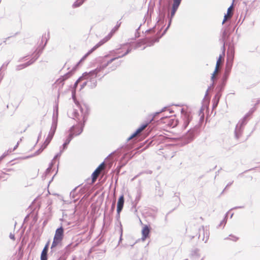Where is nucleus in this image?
<instances>
[{
  "instance_id": "nucleus-1",
  "label": "nucleus",
  "mask_w": 260,
  "mask_h": 260,
  "mask_svg": "<svg viewBox=\"0 0 260 260\" xmlns=\"http://www.w3.org/2000/svg\"><path fill=\"white\" fill-rule=\"evenodd\" d=\"M80 110H81L82 115H83V122L81 123L79 121V123L81 124V128L78 129V132H75L74 129L76 127L75 125H73L70 127V128L69 130V132H70L69 135H68L65 142L62 145V149L64 150L67 148V146L68 144L70 143L71 141L73 139V137L74 136H77L80 135L83 132V128L85 125V123L86 121L87 120V117L89 113V107L85 104H84L83 105L80 106Z\"/></svg>"
},
{
  "instance_id": "nucleus-2",
  "label": "nucleus",
  "mask_w": 260,
  "mask_h": 260,
  "mask_svg": "<svg viewBox=\"0 0 260 260\" xmlns=\"http://www.w3.org/2000/svg\"><path fill=\"white\" fill-rule=\"evenodd\" d=\"M108 62H104L103 60L101 62L99 66L96 69L89 72H85L82 74L83 80L87 81V86L92 89L97 85V80L96 78L102 75L101 72H103L104 69L108 66Z\"/></svg>"
},
{
  "instance_id": "nucleus-3",
  "label": "nucleus",
  "mask_w": 260,
  "mask_h": 260,
  "mask_svg": "<svg viewBox=\"0 0 260 260\" xmlns=\"http://www.w3.org/2000/svg\"><path fill=\"white\" fill-rule=\"evenodd\" d=\"M254 110L251 109L237 124L235 129V137L236 139H239L242 135L244 126L246 124L249 117L252 115Z\"/></svg>"
},
{
  "instance_id": "nucleus-4",
  "label": "nucleus",
  "mask_w": 260,
  "mask_h": 260,
  "mask_svg": "<svg viewBox=\"0 0 260 260\" xmlns=\"http://www.w3.org/2000/svg\"><path fill=\"white\" fill-rule=\"evenodd\" d=\"M161 37H162V36L161 35L160 36L156 37L153 39H151L149 38H146L144 39L140 40L139 42H138L135 44L132 43L133 44V49H137L140 48L142 46V45H144V44H147V46H151L153 45V44L155 42H158L159 39Z\"/></svg>"
},
{
  "instance_id": "nucleus-5",
  "label": "nucleus",
  "mask_w": 260,
  "mask_h": 260,
  "mask_svg": "<svg viewBox=\"0 0 260 260\" xmlns=\"http://www.w3.org/2000/svg\"><path fill=\"white\" fill-rule=\"evenodd\" d=\"M198 128L194 127L190 128L187 132L182 137V142L184 145L187 144L191 142L194 138L195 134L197 133Z\"/></svg>"
},
{
  "instance_id": "nucleus-6",
  "label": "nucleus",
  "mask_w": 260,
  "mask_h": 260,
  "mask_svg": "<svg viewBox=\"0 0 260 260\" xmlns=\"http://www.w3.org/2000/svg\"><path fill=\"white\" fill-rule=\"evenodd\" d=\"M80 112H81L80 111ZM81 115L80 116L79 113L78 112L77 110L74 109L71 113L70 114L69 116L76 120L78 123L77 124L74 125L76 127L74 129L75 132H78V129L81 128V124L79 123V121L81 123L83 122V115L82 112H81Z\"/></svg>"
},
{
  "instance_id": "nucleus-7",
  "label": "nucleus",
  "mask_w": 260,
  "mask_h": 260,
  "mask_svg": "<svg viewBox=\"0 0 260 260\" xmlns=\"http://www.w3.org/2000/svg\"><path fill=\"white\" fill-rule=\"evenodd\" d=\"M232 32V30H231V27L229 25L225 26L222 29V37L221 41L223 44L222 48H223V54L225 55V46L226 44V42L227 40L229 39L231 34Z\"/></svg>"
},
{
  "instance_id": "nucleus-8",
  "label": "nucleus",
  "mask_w": 260,
  "mask_h": 260,
  "mask_svg": "<svg viewBox=\"0 0 260 260\" xmlns=\"http://www.w3.org/2000/svg\"><path fill=\"white\" fill-rule=\"evenodd\" d=\"M121 63V60L116 61V60L113 62H110L109 65H108L104 69V71L101 72L102 74V77L101 79L103 78L105 75L110 72L115 71L119 66H120Z\"/></svg>"
},
{
  "instance_id": "nucleus-9",
  "label": "nucleus",
  "mask_w": 260,
  "mask_h": 260,
  "mask_svg": "<svg viewBox=\"0 0 260 260\" xmlns=\"http://www.w3.org/2000/svg\"><path fill=\"white\" fill-rule=\"evenodd\" d=\"M222 50L223 51V48H222ZM224 56V55H223V52H222V54H220V55L218 57V59H217V60L216 61L215 69L213 73L212 74V76H211V80L213 82H212V84H211V85L210 87H209L207 89V90L206 91V94H205V96L208 95L209 89L210 88H211V87L213 88V86H214V80L216 79L215 74H216V73H217V72L218 71V66H219V64L220 63L221 59L223 57V56Z\"/></svg>"
},
{
  "instance_id": "nucleus-10",
  "label": "nucleus",
  "mask_w": 260,
  "mask_h": 260,
  "mask_svg": "<svg viewBox=\"0 0 260 260\" xmlns=\"http://www.w3.org/2000/svg\"><path fill=\"white\" fill-rule=\"evenodd\" d=\"M235 54V48L233 44H230L229 45L228 49L227 50V61L226 64L229 65L230 63H232L233 65V61L234 58Z\"/></svg>"
},
{
  "instance_id": "nucleus-11",
  "label": "nucleus",
  "mask_w": 260,
  "mask_h": 260,
  "mask_svg": "<svg viewBox=\"0 0 260 260\" xmlns=\"http://www.w3.org/2000/svg\"><path fill=\"white\" fill-rule=\"evenodd\" d=\"M41 53V52L39 51L37 53H36L34 55V56L29 61H27L26 63L17 66L16 67V70L19 71L32 64L38 58Z\"/></svg>"
},
{
  "instance_id": "nucleus-12",
  "label": "nucleus",
  "mask_w": 260,
  "mask_h": 260,
  "mask_svg": "<svg viewBox=\"0 0 260 260\" xmlns=\"http://www.w3.org/2000/svg\"><path fill=\"white\" fill-rule=\"evenodd\" d=\"M109 37L106 38L105 40H101L98 44H96L94 47H93L90 50H89L87 53H86L84 56L80 60V62L84 60L85 58H86L89 54L92 53L94 50H95L99 47L105 44L107 42V40Z\"/></svg>"
},
{
  "instance_id": "nucleus-13",
  "label": "nucleus",
  "mask_w": 260,
  "mask_h": 260,
  "mask_svg": "<svg viewBox=\"0 0 260 260\" xmlns=\"http://www.w3.org/2000/svg\"><path fill=\"white\" fill-rule=\"evenodd\" d=\"M109 37L106 38L105 40H101L98 44H96L94 47H93L90 50H89L87 53H86L84 56L80 60V62L84 60L85 58H86L89 54L92 53L94 50H95L99 47L105 44L107 42V40Z\"/></svg>"
},
{
  "instance_id": "nucleus-14",
  "label": "nucleus",
  "mask_w": 260,
  "mask_h": 260,
  "mask_svg": "<svg viewBox=\"0 0 260 260\" xmlns=\"http://www.w3.org/2000/svg\"><path fill=\"white\" fill-rule=\"evenodd\" d=\"M229 65L226 64V68L225 70V72L224 73V75L222 78V82L220 84V85H222L223 86H225L226 81L228 80V79L229 78L230 73L231 72V70L232 67V63L231 62L230 64H229Z\"/></svg>"
},
{
  "instance_id": "nucleus-15",
  "label": "nucleus",
  "mask_w": 260,
  "mask_h": 260,
  "mask_svg": "<svg viewBox=\"0 0 260 260\" xmlns=\"http://www.w3.org/2000/svg\"><path fill=\"white\" fill-rule=\"evenodd\" d=\"M199 238L201 237L202 235H203L202 240L204 241L205 243H207L209 237V231L207 229L205 230L204 226H202L199 229Z\"/></svg>"
},
{
  "instance_id": "nucleus-16",
  "label": "nucleus",
  "mask_w": 260,
  "mask_h": 260,
  "mask_svg": "<svg viewBox=\"0 0 260 260\" xmlns=\"http://www.w3.org/2000/svg\"><path fill=\"white\" fill-rule=\"evenodd\" d=\"M58 107H56V113H54L52 116V125L50 128V131L54 133H55L57 125V120H58Z\"/></svg>"
},
{
  "instance_id": "nucleus-17",
  "label": "nucleus",
  "mask_w": 260,
  "mask_h": 260,
  "mask_svg": "<svg viewBox=\"0 0 260 260\" xmlns=\"http://www.w3.org/2000/svg\"><path fill=\"white\" fill-rule=\"evenodd\" d=\"M64 236V229L62 226L57 228L55 233L54 238L59 239L60 240H63Z\"/></svg>"
},
{
  "instance_id": "nucleus-18",
  "label": "nucleus",
  "mask_w": 260,
  "mask_h": 260,
  "mask_svg": "<svg viewBox=\"0 0 260 260\" xmlns=\"http://www.w3.org/2000/svg\"><path fill=\"white\" fill-rule=\"evenodd\" d=\"M129 53H128V51H126V52L124 53H123L121 55H119L117 56H115L114 57H113L109 60H107L106 59L109 57V55H105L102 59V60L104 61V62H108V65H109V64L111 62H113L114 61L117 60V59L119 58H121V57H122L125 55H126L127 54H128Z\"/></svg>"
},
{
  "instance_id": "nucleus-19",
  "label": "nucleus",
  "mask_w": 260,
  "mask_h": 260,
  "mask_svg": "<svg viewBox=\"0 0 260 260\" xmlns=\"http://www.w3.org/2000/svg\"><path fill=\"white\" fill-rule=\"evenodd\" d=\"M104 165V162H103L102 164L100 165V166L95 170V171L92 174V182H94L100 174L101 169L103 168Z\"/></svg>"
},
{
  "instance_id": "nucleus-20",
  "label": "nucleus",
  "mask_w": 260,
  "mask_h": 260,
  "mask_svg": "<svg viewBox=\"0 0 260 260\" xmlns=\"http://www.w3.org/2000/svg\"><path fill=\"white\" fill-rule=\"evenodd\" d=\"M148 123H145L142 124L139 128H138L135 132H134L132 135H131L127 139V141H128L132 139L133 138L136 137L138 134H140L142 132L148 125Z\"/></svg>"
},
{
  "instance_id": "nucleus-21",
  "label": "nucleus",
  "mask_w": 260,
  "mask_h": 260,
  "mask_svg": "<svg viewBox=\"0 0 260 260\" xmlns=\"http://www.w3.org/2000/svg\"><path fill=\"white\" fill-rule=\"evenodd\" d=\"M49 245V241L45 245L41 254V260H47L48 259V251Z\"/></svg>"
},
{
  "instance_id": "nucleus-22",
  "label": "nucleus",
  "mask_w": 260,
  "mask_h": 260,
  "mask_svg": "<svg viewBox=\"0 0 260 260\" xmlns=\"http://www.w3.org/2000/svg\"><path fill=\"white\" fill-rule=\"evenodd\" d=\"M124 203V196L122 194L120 196L118 200L117 205V211L121 212L122 211Z\"/></svg>"
},
{
  "instance_id": "nucleus-23",
  "label": "nucleus",
  "mask_w": 260,
  "mask_h": 260,
  "mask_svg": "<svg viewBox=\"0 0 260 260\" xmlns=\"http://www.w3.org/2000/svg\"><path fill=\"white\" fill-rule=\"evenodd\" d=\"M62 240L53 238V240L50 248V253L53 254L56 251V247L61 244Z\"/></svg>"
},
{
  "instance_id": "nucleus-24",
  "label": "nucleus",
  "mask_w": 260,
  "mask_h": 260,
  "mask_svg": "<svg viewBox=\"0 0 260 260\" xmlns=\"http://www.w3.org/2000/svg\"><path fill=\"white\" fill-rule=\"evenodd\" d=\"M177 10V9H175V8L172 7L171 15H170V16H169V21L168 25L167 27L164 30V32H162V34L161 35L162 36H164L166 33L167 30L169 29V27L170 26L171 22H172V19L174 17Z\"/></svg>"
},
{
  "instance_id": "nucleus-25",
  "label": "nucleus",
  "mask_w": 260,
  "mask_h": 260,
  "mask_svg": "<svg viewBox=\"0 0 260 260\" xmlns=\"http://www.w3.org/2000/svg\"><path fill=\"white\" fill-rule=\"evenodd\" d=\"M77 245V244L73 245L72 244L68 245L63 249V252L64 255H68L72 251H73L74 248Z\"/></svg>"
},
{
  "instance_id": "nucleus-26",
  "label": "nucleus",
  "mask_w": 260,
  "mask_h": 260,
  "mask_svg": "<svg viewBox=\"0 0 260 260\" xmlns=\"http://www.w3.org/2000/svg\"><path fill=\"white\" fill-rule=\"evenodd\" d=\"M192 117L190 115V114L187 113L184 114L183 116L184 123L183 125L184 128H186L187 127Z\"/></svg>"
},
{
  "instance_id": "nucleus-27",
  "label": "nucleus",
  "mask_w": 260,
  "mask_h": 260,
  "mask_svg": "<svg viewBox=\"0 0 260 260\" xmlns=\"http://www.w3.org/2000/svg\"><path fill=\"white\" fill-rule=\"evenodd\" d=\"M150 233V228L147 225H145L142 231V239L143 240H144L145 239L147 238L149 235Z\"/></svg>"
},
{
  "instance_id": "nucleus-28",
  "label": "nucleus",
  "mask_w": 260,
  "mask_h": 260,
  "mask_svg": "<svg viewBox=\"0 0 260 260\" xmlns=\"http://www.w3.org/2000/svg\"><path fill=\"white\" fill-rule=\"evenodd\" d=\"M120 24H121V22H119L118 21L117 22L116 25L112 29L111 32L106 37H105L103 40H105L106 38H107V37H109L108 39L107 40V41L108 40H109L111 39V38L112 37V36H113V35L115 33V32L118 29Z\"/></svg>"
},
{
  "instance_id": "nucleus-29",
  "label": "nucleus",
  "mask_w": 260,
  "mask_h": 260,
  "mask_svg": "<svg viewBox=\"0 0 260 260\" xmlns=\"http://www.w3.org/2000/svg\"><path fill=\"white\" fill-rule=\"evenodd\" d=\"M54 134H55V133H54L50 131L49 132L48 136H47V138L46 139L45 142L43 143V144L44 145V147H47L48 145V144L50 143L51 140L52 139Z\"/></svg>"
},
{
  "instance_id": "nucleus-30",
  "label": "nucleus",
  "mask_w": 260,
  "mask_h": 260,
  "mask_svg": "<svg viewBox=\"0 0 260 260\" xmlns=\"http://www.w3.org/2000/svg\"><path fill=\"white\" fill-rule=\"evenodd\" d=\"M224 88V86L219 84L218 85L216 88L217 90V92L215 95V96L217 97V98H220L222 95V92L223 91Z\"/></svg>"
},
{
  "instance_id": "nucleus-31",
  "label": "nucleus",
  "mask_w": 260,
  "mask_h": 260,
  "mask_svg": "<svg viewBox=\"0 0 260 260\" xmlns=\"http://www.w3.org/2000/svg\"><path fill=\"white\" fill-rule=\"evenodd\" d=\"M85 0H76L73 5L74 8H76L80 6Z\"/></svg>"
},
{
  "instance_id": "nucleus-32",
  "label": "nucleus",
  "mask_w": 260,
  "mask_h": 260,
  "mask_svg": "<svg viewBox=\"0 0 260 260\" xmlns=\"http://www.w3.org/2000/svg\"><path fill=\"white\" fill-rule=\"evenodd\" d=\"M181 2V1H180V0H173V4L172 7L178 9Z\"/></svg>"
},
{
  "instance_id": "nucleus-33",
  "label": "nucleus",
  "mask_w": 260,
  "mask_h": 260,
  "mask_svg": "<svg viewBox=\"0 0 260 260\" xmlns=\"http://www.w3.org/2000/svg\"><path fill=\"white\" fill-rule=\"evenodd\" d=\"M166 109H167L166 107H164L159 112H155V113H154L153 115V117L151 118L150 121H152L154 120L157 115H158L160 113L165 111Z\"/></svg>"
},
{
  "instance_id": "nucleus-34",
  "label": "nucleus",
  "mask_w": 260,
  "mask_h": 260,
  "mask_svg": "<svg viewBox=\"0 0 260 260\" xmlns=\"http://www.w3.org/2000/svg\"><path fill=\"white\" fill-rule=\"evenodd\" d=\"M72 74H73L72 72L70 71V72H68L67 73H66V74H64L62 77L64 79V80H66L69 78H70L72 75Z\"/></svg>"
},
{
  "instance_id": "nucleus-35",
  "label": "nucleus",
  "mask_w": 260,
  "mask_h": 260,
  "mask_svg": "<svg viewBox=\"0 0 260 260\" xmlns=\"http://www.w3.org/2000/svg\"><path fill=\"white\" fill-rule=\"evenodd\" d=\"M126 45H129V47H128L126 51H128V53H130L132 51V49H133V44L132 43H126V44H123V46Z\"/></svg>"
},
{
  "instance_id": "nucleus-36",
  "label": "nucleus",
  "mask_w": 260,
  "mask_h": 260,
  "mask_svg": "<svg viewBox=\"0 0 260 260\" xmlns=\"http://www.w3.org/2000/svg\"><path fill=\"white\" fill-rule=\"evenodd\" d=\"M229 237H231L232 238H230V237H226L224 238V240H231L233 241H236L238 239V238L232 235H230Z\"/></svg>"
},
{
  "instance_id": "nucleus-37",
  "label": "nucleus",
  "mask_w": 260,
  "mask_h": 260,
  "mask_svg": "<svg viewBox=\"0 0 260 260\" xmlns=\"http://www.w3.org/2000/svg\"><path fill=\"white\" fill-rule=\"evenodd\" d=\"M232 15V14H229L228 13L226 14H225V15L224 16V18H223L222 23L224 24V22H225V21L228 18H230L231 17Z\"/></svg>"
},
{
  "instance_id": "nucleus-38",
  "label": "nucleus",
  "mask_w": 260,
  "mask_h": 260,
  "mask_svg": "<svg viewBox=\"0 0 260 260\" xmlns=\"http://www.w3.org/2000/svg\"><path fill=\"white\" fill-rule=\"evenodd\" d=\"M22 140L21 139H20V140L17 143L16 145L14 146V147L13 148V149L12 150V149H9L8 150V152H12V151H14V150H15L18 147V145H19V142Z\"/></svg>"
},
{
  "instance_id": "nucleus-39",
  "label": "nucleus",
  "mask_w": 260,
  "mask_h": 260,
  "mask_svg": "<svg viewBox=\"0 0 260 260\" xmlns=\"http://www.w3.org/2000/svg\"><path fill=\"white\" fill-rule=\"evenodd\" d=\"M46 147H44V144H43V145L41 146V148H40L39 149H38V150L36 152V154H37V155L39 154H40V153H41V152L43 151V150L44 149H45Z\"/></svg>"
},
{
  "instance_id": "nucleus-40",
  "label": "nucleus",
  "mask_w": 260,
  "mask_h": 260,
  "mask_svg": "<svg viewBox=\"0 0 260 260\" xmlns=\"http://www.w3.org/2000/svg\"><path fill=\"white\" fill-rule=\"evenodd\" d=\"M64 79L62 78V77L61 76L60 78H59L57 81H56V83H61V86H62L63 85H64Z\"/></svg>"
},
{
  "instance_id": "nucleus-41",
  "label": "nucleus",
  "mask_w": 260,
  "mask_h": 260,
  "mask_svg": "<svg viewBox=\"0 0 260 260\" xmlns=\"http://www.w3.org/2000/svg\"><path fill=\"white\" fill-rule=\"evenodd\" d=\"M78 187H75L74 189H73L71 192H70V197H72L73 198H75V193H76V190L77 189Z\"/></svg>"
},
{
  "instance_id": "nucleus-42",
  "label": "nucleus",
  "mask_w": 260,
  "mask_h": 260,
  "mask_svg": "<svg viewBox=\"0 0 260 260\" xmlns=\"http://www.w3.org/2000/svg\"><path fill=\"white\" fill-rule=\"evenodd\" d=\"M157 190V194L159 197H162L164 194V191L160 188L156 189Z\"/></svg>"
},
{
  "instance_id": "nucleus-43",
  "label": "nucleus",
  "mask_w": 260,
  "mask_h": 260,
  "mask_svg": "<svg viewBox=\"0 0 260 260\" xmlns=\"http://www.w3.org/2000/svg\"><path fill=\"white\" fill-rule=\"evenodd\" d=\"M156 27V26H154L153 27L150 28L148 30H147L145 31V33H154L155 32V28Z\"/></svg>"
},
{
  "instance_id": "nucleus-44",
  "label": "nucleus",
  "mask_w": 260,
  "mask_h": 260,
  "mask_svg": "<svg viewBox=\"0 0 260 260\" xmlns=\"http://www.w3.org/2000/svg\"><path fill=\"white\" fill-rule=\"evenodd\" d=\"M81 80H83V76H82L81 77H80L77 81L74 84V88H76L77 85H78V83L81 81Z\"/></svg>"
},
{
  "instance_id": "nucleus-45",
  "label": "nucleus",
  "mask_w": 260,
  "mask_h": 260,
  "mask_svg": "<svg viewBox=\"0 0 260 260\" xmlns=\"http://www.w3.org/2000/svg\"><path fill=\"white\" fill-rule=\"evenodd\" d=\"M227 214H228V213L226 214L225 217H224V218L220 222L219 226H221L222 225H223V226L225 225V224L226 223V216H227Z\"/></svg>"
},
{
  "instance_id": "nucleus-46",
  "label": "nucleus",
  "mask_w": 260,
  "mask_h": 260,
  "mask_svg": "<svg viewBox=\"0 0 260 260\" xmlns=\"http://www.w3.org/2000/svg\"><path fill=\"white\" fill-rule=\"evenodd\" d=\"M62 152H63V150H60V152L57 153V154H56L55 156L54 157L53 159L55 160L57 158L60 157V156L61 155V154Z\"/></svg>"
},
{
  "instance_id": "nucleus-47",
  "label": "nucleus",
  "mask_w": 260,
  "mask_h": 260,
  "mask_svg": "<svg viewBox=\"0 0 260 260\" xmlns=\"http://www.w3.org/2000/svg\"><path fill=\"white\" fill-rule=\"evenodd\" d=\"M88 85L87 81H84L83 82V83L81 85V88L80 89H83L84 87Z\"/></svg>"
},
{
  "instance_id": "nucleus-48",
  "label": "nucleus",
  "mask_w": 260,
  "mask_h": 260,
  "mask_svg": "<svg viewBox=\"0 0 260 260\" xmlns=\"http://www.w3.org/2000/svg\"><path fill=\"white\" fill-rule=\"evenodd\" d=\"M11 38V37H7V38H5L3 41V42H2L1 43H0V46L2 45L3 44H7V41L10 38Z\"/></svg>"
},
{
  "instance_id": "nucleus-49",
  "label": "nucleus",
  "mask_w": 260,
  "mask_h": 260,
  "mask_svg": "<svg viewBox=\"0 0 260 260\" xmlns=\"http://www.w3.org/2000/svg\"><path fill=\"white\" fill-rule=\"evenodd\" d=\"M115 201H114L113 203H112V206H111V211L112 212H113L114 210H115Z\"/></svg>"
},
{
  "instance_id": "nucleus-50",
  "label": "nucleus",
  "mask_w": 260,
  "mask_h": 260,
  "mask_svg": "<svg viewBox=\"0 0 260 260\" xmlns=\"http://www.w3.org/2000/svg\"><path fill=\"white\" fill-rule=\"evenodd\" d=\"M141 26V24L139 26V27L136 29V34H135V36H136V38H138L140 37V33L139 32L138 30H139L140 27Z\"/></svg>"
},
{
  "instance_id": "nucleus-51",
  "label": "nucleus",
  "mask_w": 260,
  "mask_h": 260,
  "mask_svg": "<svg viewBox=\"0 0 260 260\" xmlns=\"http://www.w3.org/2000/svg\"><path fill=\"white\" fill-rule=\"evenodd\" d=\"M51 170V166H49V167L46 169L45 173L46 175L48 174Z\"/></svg>"
},
{
  "instance_id": "nucleus-52",
  "label": "nucleus",
  "mask_w": 260,
  "mask_h": 260,
  "mask_svg": "<svg viewBox=\"0 0 260 260\" xmlns=\"http://www.w3.org/2000/svg\"><path fill=\"white\" fill-rule=\"evenodd\" d=\"M220 98H217V97L214 96V98L212 100V102H216L217 101V103H219Z\"/></svg>"
},
{
  "instance_id": "nucleus-53",
  "label": "nucleus",
  "mask_w": 260,
  "mask_h": 260,
  "mask_svg": "<svg viewBox=\"0 0 260 260\" xmlns=\"http://www.w3.org/2000/svg\"><path fill=\"white\" fill-rule=\"evenodd\" d=\"M9 237L11 239H12L13 240H15V235H14V234H13L12 233H10V234L9 235Z\"/></svg>"
},
{
  "instance_id": "nucleus-54",
  "label": "nucleus",
  "mask_w": 260,
  "mask_h": 260,
  "mask_svg": "<svg viewBox=\"0 0 260 260\" xmlns=\"http://www.w3.org/2000/svg\"><path fill=\"white\" fill-rule=\"evenodd\" d=\"M218 104V103H217V101L213 102V108H216Z\"/></svg>"
},
{
  "instance_id": "nucleus-55",
  "label": "nucleus",
  "mask_w": 260,
  "mask_h": 260,
  "mask_svg": "<svg viewBox=\"0 0 260 260\" xmlns=\"http://www.w3.org/2000/svg\"><path fill=\"white\" fill-rule=\"evenodd\" d=\"M7 154L5 153L0 157V161L7 155Z\"/></svg>"
},
{
  "instance_id": "nucleus-56",
  "label": "nucleus",
  "mask_w": 260,
  "mask_h": 260,
  "mask_svg": "<svg viewBox=\"0 0 260 260\" xmlns=\"http://www.w3.org/2000/svg\"><path fill=\"white\" fill-rule=\"evenodd\" d=\"M7 154L5 153L0 157V161L7 155Z\"/></svg>"
},
{
  "instance_id": "nucleus-57",
  "label": "nucleus",
  "mask_w": 260,
  "mask_h": 260,
  "mask_svg": "<svg viewBox=\"0 0 260 260\" xmlns=\"http://www.w3.org/2000/svg\"><path fill=\"white\" fill-rule=\"evenodd\" d=\"M243 208V206H238V207H235L233 208H232L231 210L236 209H239V208Z\"/></svg>"
},
{
  "instance_id": "nucleus-58",
  "label": "nucleus",
  "mask_w": 260,
  "mask_h": 260,
  "mask_svg": "<svg viewBox=\"0 0 260 260\" xmlns=\"http://www.w3.org/2000/svg\"><path fill=\"white\" fill-rule=\"evenodd\" d=\"M120 212H118V211H117L116 218L117 219L120 218Z\"/></svg>"
},
{
  "instance_id": "nucleus-59",
  "label": "nucleus",
  "mask_w": 260,
  "mask_h": 260,
  "mask_svg": "<svg viewBox=\"0 0 260 260\" xmlns=\"http://www.w3.org/2000/svg\"><path fill=\"white\" fill-rule=\"evenodd\" d=\"M41 135H42V131H40V133L39 134L38 138V141H39V140L41 137Z\"/></svg>"
},
{
  "instance_id": "nucleus-60",
  "label": "nucleus",
  "mask_w": 260,
  "mask_h": 260,
  "mask_svg": "<svg viewBox=\"0 0 260 260\" xmlns=\"http://www.w3.org/2000/svg\"><path fill=\"white\" fill-rule=\"evenodd\" d=\"M54 160H52V161L50 163L49 166H51V168H52L53 166L54 165Z\"/></svg>"
},
{
  "instance_id": "nucleus-61",
  "label": "nucleus",
  "mask_w": 260,
  "mask_h": 260,
  "mask_svg": "<svg viewBox=\"0 0 260 260\" xmlns=\"http://www.w3.org/2000/svg\"><path fill=\"white\" fill-rule=\"evenodd\" d=\"M233 183V182L229 183L226 186L225 188H224V190L229 186H231L232 184Z\"/></svg>"
},
{
  "instance_id": "nucleus-62",
  "label": "nucleus",
  "mask_w": 260,
  "mask_h": 260,
  "mask_svg": "<svg viewBox=\"0 0 260 260\" xmlns=\"http://www.w3.org/2000/svg\"><path fill=\"white\" fill-rule=\"evenodd\" d=\"M58 260H66V257L64 256H61Z\"/></svg>"
},
{
  "instance_id": "nucleus-63",
  "label": "nucleus",
  "mask_w": 260,
  "mask_h": 260,
  "mask_svg": "<svg viewBox=\"0 0 260 260\" xmlns=\"http://www.w3.org/2000/svg\"><path fill=\"white\" fill-rule=\"evenodd\" d=\"M72 98L75 100V92H72Z\"/></svg>"
},
{
  "instance_id": "nucleus-64",
  "label": "nucleus",
  "mask_w": 260,
  "mask_h": 260,
  "mask_svg": "<svg viewBox=\"0 0 260 260\" xmlns=\"http://www.w3.org/2000/svg\"><path fill=\"white\" fill-rule=\"evenodd\" d=\"M6 174V173L5 172H3L2 175L0 176V179L1 178H4L5 177L3 175H5Z\"/></svg>"
}]
</instances>
